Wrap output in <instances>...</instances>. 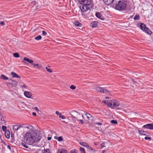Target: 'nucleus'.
<instances>
[{
  "label": "nucleus",
  "instance_id": "nucleus-1",
  "mask_svg": "<svg viewBox=\"0 0 153 153\" xmlns=\"http://www.w3.org/2000/svg\"><path fill=\"white\" fill-rule=\"evenodd\" d=\"M41 137V134L39 131H32L26 133L24 137V141L26 144L31 145L39 140Z\"/></svg>",
  "mask_w": 153,
  "mask_h": 153
},
{
  "label": "nucleus",
  "instance_id": "nucleus-2",
  "mask_svg": "<svg viewBox=\"0 0 153 153\" xmlns=\"http://www.w3.org/2000/svg\"><path fill=\"white\" fill-rule=\"evenodd\" d=\"M115 2H116L115 7L116 9L119 11H122L126 8L127 6V2L126 1L117 0L115 1Z\"/></svg>",
  "mask_w": 153,
  "mask_h": 153
},
{
  "label": "nucleus",
  "instance_id": "nucleus-3",
  "mask_svg": "<svg viewBox=\"0 0 153 153\" xmlns=\"http://www.w3.org/2000/svg\"><path fill=\"white\" fill-rule=\"evenodd\" d=\"M103 102L107 105L109 107L115 108L117 107L120 105V103L117 100H103Z\"/></svg>",
  "mask_w": 153,
  "mask_h": 153
},
{
  "label": "nucleus",
  "instance_id": "nucleus-4",
  "mask_svg": "<svg viewBox=\"0 0 153 153\" xmlns=\"http://www.w3.org/2000/svg\"><path fill=\"white\" fill-rule=\"evenodd\" d=\"M84 4L91 8L94 6V4L92 0H86Z\"/></svg>",
  "mask_w": 153,
  "mask_h": 153
},
{
  "label": "nucleus",
  "instance_id": "nucleus-5",
  "mask_svg": "<svg viewBox=\"0 0 153 153\" xmlns=\"http://www.w3.org/2000/svg\"><path fill=\"white\" fill-rule=\"evenodd\" d=\"M140 24L139 27L141 30L142 31H144L145 30H147L148 29V28L146 27V25L143 23H138L137 25H139Z\"/></svg>",
  "mask_w": 153,
  "mask_h": 153
},
{
  "label": "nucleus",
  "instance_id": "nucleus-6",
  "mask_svg": "<svg viewBox=\"0 0 153 153\" xmlns=\"http://www.w3.org/2000/svg\"><path fill=\"white\" fill-rule=\"evenodd\" d=\"M143 128H147L151 130L153 129V123L147 124L142 127Z\"/></svg>",
  "mask_w": 153,
  "mask_h": 153
},
{
  "label": "nucleus",
  "instance_id": "nucleus-7",
  "mask_svg": "<svg viewBox=\"0 0 153 153\" xmlns=\"http://www.w3.org/2000/svg\"><path fill=\"white\" fill-rule=\"evenodd\" d=\"M80 9L82 12H85L87 11H88L90 10V7L88 6L83 4V6L82 7V8L80 7Z\"/></svg>",
  "mask_w": 153,
  "mask_h": 153
},
{
  "label": "nucleus",
  "instance_id": "nucleus-8",
  "mask_svg": "<svg viewBox=\"0 0 153 153\" xmlns=\"http://www.w3.org/2000/svg\"><path fill=\"white\" fill-rule=\"evenodd\" d=\"M138 131L139 132V134L141 135L149 136V133L147 132V131H144L143 130H138Z\"/></svg>",
  "mask_w": 153,
  "mask_h": 153
},
{
  "label": "nucleus",
  "instance_id": "nucleus-9",
  "mask_svg": "<svg viewBox=\"0 0 153 153\" xmlns=\"http://www.w3.org/2000/svg\"><path fill=\"white\" fill-rule=\"evenodd\" d=\"M96 16L100 19L103 20L105 19V18L103 15L100 12H97L95 14Z\"/></svg>",
  "mask_w": 153,
  "mask_h": 153
},
{
  "label": "nucleus",
  "instance_id": "nucleus-10",
  "mask_svg": "<svg viewBox=\"0 0 153 153\" xmlns=\"http://www.w3.org/2000/svg\"><path fill=\"white\" fill-rule=\"evenodd\" d=\"M25 96L27 98H31L32 94L31 92L28 91H25L24 92Z\"/></svg>",
  "mask_w": 153,
  "mask_h": 153
},
{
  "label": "nucleus",
  "instance_id": "nucleus-11",
  "mask_svg": "<svg viewBox=\"0 0 153 153\" xmlns=\"http://www.w3.org/2000/svg\"><path fill=\"white\" fill-rule=\"evenodd\" d=\"M98 22L95 21L91 22L90 24V26L92 28L96 27L97 26Z\"/></svg>",
  "mask_w": 153,
  "mask_h": 153
},
{
  "label": "nucleus",
  "instance_id": "nucleus-12",
  "mask_svg": "<svg viewBox=\"0 0 153 153\" xmlns=\"http://www.w3.org/2000/svg\"><path fill=\"white\" fill-rule=\"evenodd\" d=\"M21 127H23L22 125H14L13 127V129L14 131H17L19 128H20Z\"/></svg>",
  "mask_w": 153,
  "mask_h": 153
},
{
  "label": "nucleus",
  "instance_id": "nucleus-13",
  "mask_svg": "<svg viewBox=\"0 0 153 153\" xmlns=\"http://www.w3.org/2000/svg\"><path fill=\"white\" fill-rule=\"evenodd\" d=\"M11 74L12 76L13 77H16L19 79L21 78V76H19L15 72H12L11 73Z\"/></svg>",
  "mask_w": 153,
  "mask_h": 153
},
{
  "label": "nucleus",
  "instance_id": "nucleus-14",
  "mask_svg": "<svg viewBox=\"0 0 153 153\" xmlns=\"http://www.w3.org/2000/svg\"><path fill=\"white\" fill-rule=\"evenodd\" d=\"M23 60L26 61L28 62L29 63H31L32 65V63H33V61L31 59H30L29 58L27 57H24L23 58Z\"/></svg>",
  "mask_w": 153,
  "mask_h": 153
},
{
  "label": "nucleus",
  "instance_id": "nucleus-15",
  "mask_svg": "<svg viewBox=\"0 0 153 153\" xmlns=\"http://www.w3.org/2000/svg\"><path fill=\"white\" fill-rule=\"evenodd\" d=\"M10 132L8 130H7L6 131H5L4 135L8 139L10 138Z\"/></svg>",
  "mask_w": 153,
  "mask_h": 153
},
{
  "label": "nucleus",
  "instance_id": "nucleus-16",
  "mask_svg": "<svg viewBox=\"0 0 153 153\" xmlns=\"http://www.w3.org/2000/svg\"><path fill=\"white\" fill-rule=\"evenodd\" d=\"M85 115L86 116V118L85 119L86 120H88L90 118H91V117H92L91 115L88 113H85Z\"/></svg>",
  "mask_w": 153,
  "mask_h": 153
},
{
  "label": "nucleus",
  "instance_id": "nucleus-17",
  "mask_svg": "<svg viewBox=\"0 0 153 153\" xmlns=\"http://www.w3.org/2000/svg\"><path fill=\"white\" fill-rule=\"evenodd\" d=\"M101 93H104L105 94H109L110 91L104 88H102Z\"/></svg>",
  "mask_w": 153,
  "mask_h": 153
},
{
  "label": "nucleus",
  "instance_id": "nucleus-18",
  "mask_svg": "<svg viewBox=\"0 0 153 153\" xmlns=\"http://www.w3.org/2000/svg\"><path fill=\"white\" fill-rule=\"evenodd\" d=\"M32 65H33L34 68H36L38 69H40L42 67V65H41L39 64H35L34 63H32Z\"/></svg>",
  "mask_w": 153,
  "mask_h": 153
},
{
  "label": "nucleus",
  "instance_id": "nucleus-19",
  "mask_svg": "<svg viewBox=\"0 0 153 153\" xmlns=\"http://www.w3.org/2000/svg\"><path fill=\"white\" fill-rule=\"evenodd\" d=\"M0 123L2 124H3L5 123L4 118L3 116L1 115H0Z\"/></svg>",
  "mask_w": 153,
  "mask_h": 153
},
{
  "label": "nucleus",
  "instance_id": "nucleus-20",
  "mask_svg": "<svg viewBox=\"0 0 153 153\" xmlns=\"http://www.w3.org/2000/svg\"><path fill=\"white\" fill-rule=\"evenodd\" d=\"M9 80H11L12 83V86L16 87L17 85V82L16 81H13L11 79H9Z\"/></svg>",
  "mask_w": 153,
  "mask_h": 153
},
{
  "label": "nucleus",
  "instance_id": "nucleus-21",
  "mask_svg": "<svg viewBox=\"0 0 153 153\" xmlns=\"http://www.w3.org/2000/svg\"><path fill=\"white\" fill-rule=\"evenodd\" d=\"M75 25L77 27H80L82 25V24L79 22H75L74 23Z\"/></svg>",
  "mask_w": 153,
  "mask_h": 153
},
{
  "label": "nucleus",
  "instance_id": "nucleus-22",
  "mask_svg": "<svg viewBox=\"0 0 153 153\" xmlns=\"http://www.w3.org/2000/svg\"><path fill=\"white\" fill-rule=\"evenodd\" d=\"M79 144L82 146L86 147H87L88 145V144L87 143L85 142H80L79 143Z\"/></svg>",
  "mask_w": 153,
  "mask_h": 153
},
{
  "label": "nucleus",
  "instance_id": "nucleus-23",
  "mask_svg": "<svg viewBox=\"0 0 153 153\" xmlns=\"http://www.w3.org/2000/svg\"><path fill=\"white\" fill-rule=\"evenodd\" d=\"M1 79L4 80H8V78L4 75L2 74L1 75Z\"/></svg>",
  "mask_w": 153,
  "mask_h": 153
},
{
  "label": "nucleus",
  "instance_id": "nucleus-24",
  "mask_svg": "<svg viewBox=\"0 0 153 153\" xmlns=\"http://www.w3.org/2000/svg\"><path fill=\"white\" fill-rule=\"evenodd\" d=\"M144 32H145L147 34L149 35H151L152 33V31L151 30H150L149 28L147 30H145Z\"/></svg>",
  "mask_w": 153,
  "mask_h": 153
},
{
  "label": "nucleus",
  "instance_id": "nucleus-25",
  "mask_svg": "<svg viewBox=\"0 0 153 153\" xmlns=\"http://www.w3.org/2000/svg\"><path fill=\"white\" fill-rule=\"evenodd\" d=\"M102 88L98 86L96 88V90L98 92L101 93Z\"/></svg>",
  "mask_w": 153,
  "mask_h": 153
},
{
  "label": "nucleus",
  "instance_id": "nucleus-26",
  "mask_svg": "<svg viewBox=\"0 0 153 153\" xmlns=\"http://www.w3.org/2000/svg\"><path fill=\"white\" fill-rule=\"evenodd\" d=\"M42 153H49L50 150L49 149H47L42 150Z\"/></svg>",
  "mask_w": 153,
  "mask_h": 153
},
{
  "label": "nucleus",
  "instance_id": "nucleus-27",
  "mask_svg": "<svg viewBox=\"0 0 153 153\" xmlns=\"http://www.w3.org/2000/svg\"><path fill=\"white\" fill-rule=\"evenodd\" d=\"M79 150L81 153H85V149L82 147H80L79 148Z\"/></svg>",
  "mask_w": 153,
  "mask_h": 153
},
{
  "label": "nucleus",
  "instance_id": "nucleus-28",
  "mask_svg": "<svg viewBox=\"0 0 153 153\" xmlns=\"http://www.w3.org/2000/svg\"><path fill=\"white\" fill-rule=\"evenodd\" d=\"M42 36L40 35L38 36L35 38V39L36 40H39L42 39Z\"/></svg>",
  "mask_w": 153,
  "mask_h": 153
},
{
  "label": "nucleus",
  "instance_id": "nucleus-29",
  "mask_svg": "<svg viewBox=\"0 0 153 153\" xmlns=\"http://www.w3.org/2000/svg\"><path fill=\"white\" fill-rule=\"evenodd\" d=\"M135 20H138L140 19V16L139 15H137L135 16L134 18Z\"/></svg>",
  "mask_w": 153,
  "mask_h": 153
},
{
  "label": "nucleus",
  "instance_id": "nucleus-30",
  "mask_svg": "<svg viewBox=\"0 0 153 153\" xmlns=\"http://www.w3.org/2000/svg\"><path fill=\"white\" fill-rule=\"evenodd\" d=\"M13 56L16 58H18L19 57V55L18 53H15L13 54Z\"/></svg>",
  "mask_w": 153,
  "mask_h": 153
},
{
  "label": "nucleus",
  "instance_id": "nucleus-31",
  "mask_svg": "<svg viewBox=\"0 0 153 153\" xmlns=\"http://www.w3.org/2000/svg\"><path fill=\"white\" fill-rule=\"evenodd\" d=\"M79 3L80 4H84L86 0H78Z\"/></svg>",
  "mask_w": 153,
  "mask_h": 153
},
{
  "label": "nucleus",
  "instance_id": "nucleus-32",
  "mask_svg": "<svg viewBox=\"0 0 153 153\" xmlns=\"http://www.w3.org/2000/svg\"><path fill=\"white\" fill-rule=\"evenodd\" d=\"M110 122L112 124H117V120H111V121Z\"/></svg>",
  "mask_w": 153,
  "mask_h": 153
},
{
  "label": "nucleus",
  "instance_id": "nucleus-33",
  "mask_svg": "<svg viewBox=\"0 0 153 153\" xmlns=\"http://www.w3.org/2000/svg\"><path fill=\"white\" fill-rule=\"evenodd\" d=\"M57 140L59 141H62L63 140V138L61 136L58 137Z\"/></svg>",
  "mask_w": 153,
  "mask_h": 153
},
{
  "label": "nucleus",
  "instance_id": "nucleus-34",
  "mask_svg": "<svg viewBox=\"0 0 153 153\" xmlns=\"http://www.w3.org/2000/svg\"><path fill=\"white\" fill-rule=\"evenodd\" d=\"M22 145L26 148H28L29 146H28L26 145L24 143H21Z\"/></svg>",
  "mask_w": 153,
  "mask_h": 153
},
{
  "label": "nucleus",
  "instance_id": "nucleus-35",
  "mask_svg": "<svg viewBox=\"0 0 153 153\" xmlns=\"http://www.w3.org/2000/svg\"><path fill=\"white\" fill-rule=\"evenodd\" d=\"M2 130L4 131H6L7 130H6L7 129V127L4 126H2Z\"/></svg>",
  "mask_w": 153,
  "mask_h": 153
},
{
  "label": "nucleus",
  "instance_id": "nucleus-36",
  "mask_svg": "<svg viewBox=\"0 0 153 153\" xmlns=\"http://www.w3.org/2000/svg\"><path fill=\"white\" fill-rule=\"evenodd\" d=\"M59 117L61 118L62 119H65L66 118V117L64 116L63 115H62L61 114H60L59 115Z\"/></svg>",
  "mask_w": 153,
  "mask_h": 153
},
{
  "label": "nucleus",
  "instance_id": "nucleus-37",
  "mask_svg": "<svg viewBox=\"0 0 153 153\" xmlns=\"http://www.w3.org/2000/svg\"><path fill=\"white\" fill-rule=\"evenodd\" d=\"M70 88L72 90H75L76 87L73 85H72L70 86Z\"/></svg>",
  "mask_w": 153,
  "mask_h": 153
},
{
  "label": "nucleus",
  "instance_id": "nucleus-38",
  "mask_svg": "<svg viewBox=\"0 0 153 153\" xmlns=\"http://www.w3.org/2000/svg\"><path fill=\"white\" fill-rule=\"evenodd\" d=\"M105 142H103L101 143L100 145L101 148H102L105 147Z\"/></svg>",
  "mask_w": 153,
  "mask_h": 153
},
{
  "label": "nucleus",
  "instance_id": "nucleus-39",
  "mask_svg": "<svg viewBox=\"0 0 153 153\" xmlns=\"http://www.w3.org/2000/svg\"><path fill=\"white\" fill-rule=\"evenodd\" d=\"M46 69L48 72H50V73H51L52 72V71L51 70V69L49 68L48 67H46Z\"/></svg>",
  "mask_w": 153,
  "mask_h": 153
},
{
  "label": "nucleus",
  "instance_id": "nucleus-40",
  "mask_svg": "<svg viewBox=\"0 0 153 153\" xmlns=\"http://www.w3.org/2000/svg\"><path fill=\"white\" fill-rule=\"evenodd\" d=\"M58 153H66V152L65 150H62L59 152H58Z\"/></svg>",
  "mask_w": 153,
  "mask_h": 153
},
{
  "label": "nucleus",
  "instance_id": "nucleus-41",
  "mask_svg": "<svg viewBox=\"0 0 153 153\" xmlns=\"http://www.w3.org/2000/svg\"><path fill=\"white\" fill-rule=\"evenodd\" d=\"M47 34V33L45 30H43L42 31V35H43L45 36Z\"/></svg>",
  "mask_w": 153,
  "mask_h": 153
},
{
  "label": "nucleus",
  "instance_id": "nucleus-42",
  "mask_svg": "<svg viewBox=\"0 0 153 153\" xmlns=\"http://www.w3.org/2000/svg\"><path fill=\"white\" fill-rule=\"evenodd\" d=\"M0 25L2 26H4L5 25L4 22L3 21L0 22Z\"/></svg>",
  "mask_w": 153,
  "mask_h": 153
},
{
  "label": "nucleus",
  "instance_id": "nucleus-43",
  "mask_svg": "<svg viewBox=\"0 0 153 153\" xmlns=\"http://www.w3.org/2000/svg\"><path fill=\"white\" fill-rule=\"evenodd\" d=\"M144 138L146 140H151V137H145Z\"/></svg>",
  "mask_w": 153,
  "mask_h": 153
},
{
  "label": "nucleus",
  "instance_id": "nucleus-44",
  "mask_svg": "<svg viewBox=\"0 0 153 153\" xmlns=\"http://www.w3.org/2000/svg\"><path fill=\"white\" fill-rule=\"evenodd\" d=\"M78 121L80 122L82 124H83L84 123L83 121L82 120H77Z\"/></svg>",
  "mask_w": 153,
  "mask_h": 153
},
{
  "label": "nucleus",
  "instance_id": "nucleus-45",
  "mask_svg": "<svg viewBox=\"0 0 153 153\" xmlns=\"http://www.w3.org/2000/svg\"><path fill=\"white\" fill-rule=\"evenodd\" d=\"M70 115L71 116V117H72V118H74V120H75V121H76V117H74V116H73V115L72 114H71V113H70Z\"/></svg>",
  "mask_w": 153,
  "mask_h": 153
},
{
  "label": "nucleus",
  "instance_id": "nucleus-46",
  "mask_svg": "<svg viewBox=\"0 0 153 153\" xmlns=\"http://www.w3.org/2000/svg\"><path fill=\"white\" fill-rule=\"evenodd\" d=\"M71 153H76V152L75 150H72L71 151Z\"/></svg>",
  "mask_w": 153,
  "mask_h": 153
},
{
  "label": "nucleus",
  "instance_id": "nucleus-47",
  "mask_svg": "<svg viewBox=\"0 0 153 153\" xmlns=\"http://www.w3.org/2000/svg\"><path fill=\"white\" fill-rule=\"evenodd\" d=\"M87 148L88 149L91 150V149H92V148L91 146H90L88 144Z\"/></svg>",
  "mask_w": 153,
  "mask_h": 153
},
{
  "label": "nucleus",
  "instance_id": "nucleus-48",
  "mask_svg": "<svg viewBox=\"0 0 153 153\" xmlns=\"http://www.w3.org/2000/svg\"><path fill=\"white\" fill-rule=\"evenodd\" d=\"M56 114L58 115H59H59L61 113H60L59 111H56Z\"/></svg>",
  "mask_w": 153,
  "mask_h": 153
},
{
  "label": "nucleus",
  "instance_id": "nucleus-49",
  "mask_svg": "<svg viewBox=\"0 0 153 153\" xmlns=\"http://www.w3.org/2000/svg\"><path fill=\"white\" fill-rule=\"evenodd\" d=\"M31 3L34 5H35L36 4V1H32Z\"/></svg>",
  "mask_w": 153,
  "mask_h": 153
},
{
  "label": "nucleus",
  "instance_id": "nucleus-50",
  "mask_svg": "<svg viewBox=\"0 0 153 153\" xmlns=\"http://www.w3.org/2000/svg\"><path fill=\"white\" fill-rule=\"evenodd\" d=\"M77 113L76 111H73L71 112V113L72 114H74L75 113Z\"/></svg>",
  "mask_w": 153,
  "mask_h": 153
},
{
  "label": "nucleus",
  "instance_id": "nucleus-51",
  "mask_svg": "<svg viewBox=\"0 0 153 153\" xmlns=\"http://www.w3.org/2000/svg\"><path fill=\"white\" fill-rule=\"evenodd\" d=\"M7 148H8L11 151H12L11 150V148L10 146L9 145H8L7 146Z\"/></svg>",
  "mask_w": 153,
  "mask_h": 153
},
{
  "label": "nucleus",
  "instance_id": "nucleus-52",
  "mask_svg": "<svg viewBox=\"0 0 153 153\" xmlns=\"http://www.w3.org/2000/svg\"><path fill=\"white\" fill-rule=\"evenodd\" d=\"M34 109L36 110V111H39V110L38 108L37 107H35L34 108Z\"/></svg>",
  "mask_w": 153,
  "mask_h": 153
},
{
  "label": "nucleus",
  "instance_id": "nucleus-53",
  "mask_svg": "<svg viewBox=\"0 0 153 153\" xmlns=\"http://www.w3.org/2000/svg\"><path fill=\"white\" fill-rule=\"evenodd\" d=\"M96 124L97 125H100L101 126L102 125V123H96Z\"/></svg>",
  "mask_w": 153,
  "mask_h": 153
},
{
  "label": "nucleus",
  "instance_id": "nucleus-54",
  "mask_svg": "<svg viewBox=\"0 0 153 153\" xmlns=\"http://www.w3.org/2000/svg\"><path fill=\"white\" fill-rule=\"evenodd\" d=\"M32 114L33 115V116H35L36 115V113L35 112H33Z\"/></svg>",
  "mask_w": 153,
  "mask_h": 153
},
{
  "label": "nucleus",
  "instance_id": "nucleus-55",
  "mask_svg": "<svg viewBox=\"0 0 153 153\" xmlns=\"http://www.w3.org/2000/svg\"><path fill=\"white\" fill-rule=\"evenodd\" d=\"M93 152V153H94L95 151V150L93 149H91V150Z\"/></svg>",
  "mask_w": 153,
  "mask_h": 153
},
{
  "label": "nucleus",
  "instance_id": "nucleus-56",
  "mask_svg": "<svg viewBox=\"0 0 153 153\" xmlns=\"http://www.w3.org/2000/svg\"><path fill=\"white\" fill-rule=\"evenodd\" d=\"M51 137H48L47 139H48V140H51Z\"/></svg>",
  "mask_w": 153,
  "mask_h": 153
},
{
  "label": "nucleus",
  "instance_id": "nucleus-57",
  "mask_svg": "<svg viewBox=\"0 0 153 153\" xmlns=\"http://www.w3.org/2000/svg\"><path fill=\"white\" fill-rule=\"evenodd\" d=\"M22 88H26V85H22Z\"/></svg>",
  "mask_w": 153,
  "mask_h": 153
},
{
  "label": "nucleus",
  "instance_id": "nucleus-58",
  "mask_svg": "<svg viewBox=\"0 0 153 153\" xmlns=\"http://www.w3.org/2000/svg\"><path fill=\"white\" fill-rule=\"evenodd\" d=\"M132 81L133 82V83H136V82L134 80V79H132Z\"/></svg>",
  "mask_w": 153,
  "mask_h": 153
},
{
  "label": "nucleus",
  "instance_id": "nucleus-59",
  "mask_svg": "<svg viewBox=\"0 0 153 153\" xmlns=\"http://www.w3.org/2000/svg\"><path fill=\"white\" fill-rule=\"evenodd\" d=\"M106 152V151L105 150H103L102 151V153H105Z\"/></svg>",
  "mask_w": 153,
  "mask_h": 153
},
{
  "label": "nucleus",
  "instance_id": "nucleus-60",
  "mask_svg": "<svg viewBox=\"0 0 153 153\" xmlns=\"http://www.w3.org/2000/svg\"><path fill=\"white\" fill-rule=\"evenodd\" d=\"M94 145L95 146H97V143L96 142L94 143Z\"/></svg>",
  "mask_w": 153,
  "mask_h": 153
},
{
  "label": "nucleus",
  "instance_id": "nucleus-61",
  "mask_svg": "<svg viewBox=\"0 0 153 153\" xmlns=\"http://www.w3.org/2000/svg\"><path fill=\"white\" fill-rule=\"evenodd\" d=\"M54 138L55 139H58V137L57 136H55Z\"/></svg>",
  "mask_w": 153,
  "mask_h": 153
},
{
  "label": "nucleus",
  "instance_id": "nucleus-62",
  "mask_svg": "<svg viewBox=\"0 0 153 153\" xmlns=\"http://www.w3.org/2000/svg\"><path fill=\"white\" fill-rule=\"evenodd\" d=\"M82 117L83 118V119H84V116H83V115L82 114Z\"/></svg>",
  "mask_w": 153,
  "mask_h": 153
},
{
  "label": "nucleus",
  "instance_id": "nucleus-63",
  "mask_svg": "<svg viewBox=\"0 0 153 153\" xmlns=\"http://www.w3.org/2000/svg\"><path fill=\"white\" fill-rule=\"evenodd\" d=\"M108 98H109V97H106V99H108Z\"/></svg>",
  "mask_w": 153,
  "mask_h": 153
},
{
  "label": "nucleus",
  "instance_id": "nucleus-64",
  "mask_svg": "<svg viewBox=\"0 0 153 153\" xmlns=\"http://www.w3.org/2000/svg\"><path fill=\"white\" fill-rule=\"evenodd\" d=\"M153 37V38H153V39H152V41L153 42V37Z\"/></svg>",
  "mask_w": 153,
  "mask_h": 153
}]
</instances>
